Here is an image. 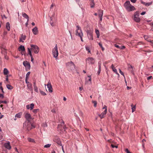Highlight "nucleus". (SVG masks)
I'll list each match as a JSON object with an SVG mask.
<instances>
[{
    "mask_svg": "<svg viewBox=\"0 0 153 153\" xmlns=\"http://www.w3.org/2000/svg\"><path fill=\"white\" fill-rule=\"evenodd\" d=\"M77 29L76 30V35L79 36L80 38L81 41L83 42V40L82 38L83 36V33L80 27L78 26H76Z\"/></svg>",
    "mask_w": 153,
    "mask_h": 153,
    "instance_id": "f257e3e1",
    "label": "nucleus"
},
{
    "mask_svg": "<svg viewBox=\"0 0 153 153\" xmlns=\"http://www.w3.org/2000/svg\"><path fill=\"white\" fill-rule=\"evenodd\" d=\"M52 53L53 57L57 59V57L58 55L57 45L56 44L54 48L53 49Z\"/></svg>",
    "mask_w": 153,
    "mask_h": 153,
    "instance_id": "f03ea898",
    "label": "nucleus"
},
{
    "mask_svg": "<svg viewBox=\"0 0 153 153\" xmlns=\"http://www.w3.org/2000/svg\"><path fill=\"white\" fill-rule=\"evenodd\" d=\"M24 125L26 126V128H27V130L29 131L32 128H35V126L33 125V124H31L30 122L28 121L27 123H25L24 124Z\"/></svg>",
    "mask_w": 153,
    "mask_h": 153,
    "instance_id": "7ed1b4c3",
    "label": "nucleus"
},
{
    "mask_svg": "<svg viewBox=\"0 0 153 153\" xmlns=\"http://www.w3.org/2000/svg\"><path fill=\"white\" fill-rule=\"evenodd\" d=\"M31 49L33 51L34 53H39V48L36 45H31Z\"/></svg>",
    "mask_w": 153,
    "mask_h": 153,
    "instance_id": "20e7f679",
    "label": "nucleus"
},
{
    "mask_svg": "<svg viewBox=\"0 0 153 153\" xmlns=\"http://www.w3.org/2000/svg\"><path fill=\"white\" fill-rule=\"evenodd\" d=\"M62 122L61 123V124L58 125V129L62 131L63 129H64V131H65V129L66 128V127L65 125V122L62 120Z\"/></svg>",
    "mask_w": 153,
    "mask_h": 153,
    "instance_id": "39448f33",
    "label": "nucleus"
},
{
    "mask_svg": "<svg viewBox=\"0 0 153 153\" xmlns=\"http://www.w3.org/2000/svg\"><path fill=\"white\" fill-rule=\"evenodd\" d=\"M139 13L137 11L135 13L134 20L136 22H139L140 21L141 19L139 18Z\"/></svg>",
    "mask_w": 153,
    "mask_h": 153,
    "instance_id": "423d86ee",
    "label": "nucleus"
},
{
    "mask_svg": "<svg viewBox=\"0 0 153 153\" xmlns=\"http://www.w3.org/2000/svg\"><path fill=\"white\" fill-rule=\"evenodd\" d=\"M86 33L88 39L90 40H93V37L92 31L91 30H88L86 31Z\"/></svg>",
    "mask_w": 153,
    "mask_h": 153,
    "instance_id": "0eeeda50",
    "label": "nucleus"
},
{
    "mask_svg": "<svg viewBox=\"0 0 153 153\" xmlns=\"http://www.w3.org/2000/svg\"><path fill=\"white\" fill-rule=\"evenodd\" d=\"M66 65L67 66L69 67L71 70H74L75 69V65L72 61L67 63Z\"/></svg>",
    "mask_w": 153,
    "mask_h": 153,
    "instance_id": "6e6552de",
    "label": "nucleus"
},
{
    "mask_svg": "<svg viewBox=\"0 0 153 153\" xmlns=\"http://www.w3.org/2000/svg\"><path fill=\"white\" fill-rule=\"evenodd\" d=\"M53 141L57 143L58 145L60 146H62L61 142L60 139L58 137H55L53 139Z\"/></svg>",
    "mask_w": 153,
    "mask_h": 153,
    "instance_id": "1a4fd4ad",
    "label": "nucleus"
},
{
    "mask_svg": "<svg viewBox=\"0 0 153 153\" xmlns=\"http://www.w3.org/2000/svg\"><path fill=\"white\" fill-rule=\"evenodd\" d=\"M86 61L89 64H94L95 63V60L92 57H89L87 59Z\"/></svg>",
    "mask_w": 153,
    "mask_h": 153,
    "instance_id": "9d476101",
    "label": "nucleus"
},
{
    "mask_svg": "<svg viewBox=\"0 0 153 153\" xmlns=\"http://www.w3.org/2000/svg\"><path fill=\"white\" fill-rule=\"evenodd\" d=\"M126 9L128 11H131L135 10V9L134 6L131 4L128 7H127Z\"/></svg>",
    "mask_w": 153,
    "mask_h": 153,
    "instance_id": "9b49d317",
    "label": "nucleus"
},
{
    "mask_svg": "<svg viewBox=\"0 0 153 153\" xmlns=\"http://www.w3.org/2000/svg\"><path fill=\"white\" fill-rule=\"evenodd\" d=\"M4 147L10 150L11 149V146L10 145V142L5 143L4 144Z\"/></svg>",
    "mask_w": 153,
    "mask_h": 153,
    "instance_id": "f8f14e48",
    "label": "nucleus"
},
{
    "mask_svg": "<svg viewBox=\"0 0 153 153\" xmlns=\"http://www.w3.org/2000/svg\"><path fill=\"white\" fill-rule=\"evenodd\" d=\"M47 86L48 88V91L50 92L51 93L53 92V88H52L51 85V84L50 82H48L47 85Z\"/></svg>",
    "mask_w": 153,
    "mask_h": 153,
    "instance_id": "ddd939ff",
    "label": "nucleus"
},
{
    "mask_svg": "<svg viewBox=\"0 0 153 153\" xmlns=\"http://www.w3.org/2000/svg\"><path fill=\"white\" fill-rule=\"evenodd\" d=\"M23 64L26 68L29 69L30 68V64L27 61H24L23 62Z\"/></svg>",
    "mask_w": 153,
    "mask_h": 153,
    "instance_id": "4468645a",
    "label": "nucleus"
},
{
    "mask_svg": "<svg viewBox=\"0 0 153 153\" xmlns=\"http://www.w3.org/2000/svg\"><path fill=\"white\" fill-rule=\"evenodd\" d=\"M34 104L33 103H31L30 105H28L26 106L27 109H30L31 110L33 109L34 108Z\"/></svg>",
    "mask_w": 153,
    "mask_h": 153,
    "instance_id": "2eb2a0df",
    "label": "nucleus"
},
{
    "mask_svg": "<svg viewBox=\"0 0 153 153\" xmlns=\"http://www.w3.org/2000/svg\"><path fill=\"white\" fill-rule=\"evenodd\" d=\"M32 32L34 35H37L38 33V28L36 27H35L33 29Z\"/></svg>",
    "mask_w": 153,
    "mask_h": 153,
    "instance_id": "dca6fc26",
    "label": "nucleus"
},
{
    "mask_svg": "<svg viewBox=\"0 0 153 153\" xmlns=\"http://www.w3.org/2000/svg\"><path fill=\"white\" fill-rule=\"evenodd\" d=\"M106 113V110H105L103 112H102L99 115V116L101 119H102L104 117V115H105Z\"/></svg>",
    "mask_w": 153,
    "mask_h": 153,
    "instance_id": "f3484780",
    "label": "nucleus"
},
{
    "mask_svg": "<svg viewBox=\"0 0 153 153\" xmlns=\"http://www.w3.org/2000/svg\"><path fill=\"white\" fill-rule=\"evenodd\" d=\"M25 118L26 119L28 120V121H30L29 119H31V116L30 114L28 113H26L25 116Z\"/></svg>",
    "mask_w": 153,
    "mask_h": 153,
    "instance_id": "a211bd4d",
    "label": "nucleus"
},
{
    "mask_svg": "<svg viewBox=\"0 0 153 153\" xmlns=\"http://www.w3.org/2000/svg\"><path fill=\"white\" fill-rule=\"evenodd\" d=\"M27 88L30 91H33L32 85V84L30 83H29L27 84Z\"/></svg>",
    "mask_w": 153,
    "mask_h": 153,
    "instance_id": "6ab92c4d",
    "label": "nucleus"
},
{
    "mask_svg": "<svg viewBox=\"0 0 153 153\" xmlns=\"http://www.w3.org/2000/svg\"><path fill=\"white\" fill-rule=\"evenodd\" d=\"M128 70H130L132 74H134V67L132 66H131V65H128Z\"/></svg>",
    "mask_w": 153,
    "mask_h": 153,
    "instance_id": "aec40b11",
    "label": "nucleus"
},
{
    "mask_svg": "<svg viewBox=\"0 0 153 153\" xmlns=\"http://www.w3.org/2000/svg\"><path fill=\"white\" fill-rule=\"evenodd\" d=\"M131 5L130 2L129 1H127L124 4V6L126 9L127 7H128Z\"/></svg>",
    "mask_w": 153,
    "mask_h": 153,
    "instance_id": "412c9836",
    "label": "nucleus"
},
{
    "mask_svg": "<svg viewBox=\"0 0 153 153\" xmlns=\"http://www.w3.org/2000/svg\"><path fill=\"white\" fill-rule=\"evenodd\" d=\"M26 37V36L25 35H23V34H22L21 35V37L19 41L20 42L21 41L22 42H23L24 41H22V40H25V39Z\"/></svg>",
    "mask_w": 153,
    "mask_h": 153,
    "instance_id": "4be33fe9",
    "label": "nucleus"
},
{
    "mask_svg": "<svg viewBox=\"0 0 153 153\" xmlns=\"http://www.w3.org/2000/svg\"><path fill=\"white\" fill-rule=\"evenodd\" d=\"M6 27L7 30L9 31L10 30V23L9 22H7L6 23Z\"/></svg>",
    "mask_w": 153,
    "mask_h": 153,
    "instance_id": "5701e85b",
    "label": "nucleus"
},
{
    "mask_svg": "<svg viewBox=\"0 0 153 153\" xmlns=\"http://www.w3.org/2000/svg\"><path fill=\"white\" fill-rule=\"evenodd\" d=\"M22 15L24 17L27 19V22H28L29 20V17L28 16L26 13H22Z\"/></svg>",
    "mask_w": 153,
    "mask_h": 153,
    "instance_id": "b1692460",
    "label": "nucleus"
},
{
    "mask_svg": "<svg viewBox=\"0 0 153 153\" xmlns=\"http://www.w3.org/2000/svg\"><path fill=\"white\" fill-rule=\"evenodd\" d=\"M18 50L19 51H25V49L24 46L21 45L18 48Z\"/></svg>",
    "mask_w": 153,
    "mask_h": 153,
    "instance_id": "393cba45",
    "label": "nucleus"
},
{
    "mask_svg": "<svg viewBox=\"0 0 153 153\" xmlns=\"http://www.w3.org/2000/svg\"><path fill=\"white\" fill-rule=\"evenodd\" d=\"M91 1L90 5L91 8H93L94 7L95 4L94 2V0H90Z\"/></svg>",
    "mask_w": 153,
    "mask_h": 153,
    "instance_id": "a878e982",
    "label": "nucleus"
},
{
    "mask_svg": "<svg viewBox=\"0 0 153 153\" xmlns=\"http://www.w3.org/2000/svg\"><path fill=\"white\" fill-rule=\"evenodd\" d=\"M103 10H100L99 11L98 16L99 17L101 16H103Z\"/></svg>",
    "mask_w": 153,
    "mask_h": 153,
    "instance_id": "bb28decb",
    "label": "nucleus"
},
{
    "mask_svg": "<svg viewBox=\"0 0 153 153\" xmlns=\"http://www.w3.org/2000/svg\"><path fill=\"white\" fill-rule=\"evenodd\" d=\"M101 63H100V62H98V65L99 67V69L97 72V74L98 75L100 74L101 71Z\"/></svg>",
    "mask_w": 153,
    "mask_h": 153,
    "instance_id": "cd10ccee",
    "label": "nucleus"
},
{
    "mask_svg": "<svg viewBox=\"0 0 153 153\" xmlns=\"http://www.w3.org/2000/svg\"><path fill=\"white\" fill-rule=\"evenodd\" d=\"M3 73L4 75H7L9 73V71L7 68H4V70Z\"/></svg>",
    "mask_w": 153,
    "mask_h": 153,
    "instance_id": "c85d7f7f",
    "label": "nucleus"
},
{
    "mask_svg": "<svg viewBox=\"0 0 153 153\" xmlns=\"http://www.w3.org/2000/svg\"><path fill=\"white\" fill-rule=\"evenodd\" d=\"M95 33H96V34L97 35V38H99L100 36L99 31L98 30L96 29L95 30Z\"/></svg>",
    "mask_w": 153,
    "mask_h": 153,
    "instance_id": "c756f323",
    "label": "nucleus"
},
{
    "mask_svg": "<svg viewBox=\"0 0 153 153\" xmlns=\"http://www.w3.org/2000/svg\"><path fill=\"white\" fill-rule=\"evenodd\" d=\"M22 114L21 113H19L18 114H16L15 117H16L20 118L21 117Z\"/></svg>",
    "mask_w": 153,
    "mask_h": 153,
    "instance_id": "7c9ffc66",
    "label": "nucleus"
},
{
    "mask_svg": "<svg viewBox=\"0 0 153 153\" xmlns=\"http://www.w3.org/2000/svg\"><path fill=\"white\" fill-rule=\"evenodd\" d=\"M7 87L8 89L10 90H11L13 88V86L9 84L7 85Z\"/></svg>",
    "mask_w": 153,
    "mask_h": 153,
    "instance_id": "2f4dec72",
    "label": "nucleus"
},
{
    "mask_svg": "<svg viewBox=\"0 0 153 153\" xmlns=\"http://www.w3.org/2000/svg\"><path fill=\"white\" fill-rule=\"evenodd\" d=\"M27 140H28V141H29V142H33V143L35 142V141H34V140L33 139H32V138H28L27 139Z\"/></svg>",
    "mask_w": 153,
    "mask_h": 153,
    "instance_id": "473e14b6",
    "label": "nucleus"
},
{
    "mask_svg": "<svg viewBox=\"0 0 153 153\" xmlns=\"http://www.w3.org/2000/svg\"><path fill=\"white\" fill-rule=\"evenodd\" d=\"M142 3H143L144 4H145L146 6H149L152 4L151 2H149V3L143 2V3L142 2Z\"/></svg>",
    "mask_w": 153,
    "mask_h": 153,
    "instance_id": "72a5a7b5",
    "label": "nucleus"
},
{
    "mask_svg": "<svg viewBox=\"0 0 153 153\" xmlns=\"http://www.w3.org/2000/svg\"><path fill=\"white\" fill-rule=\"evenodd\" d=\"M27 50H28V54L29 55H30V56H32V53H31V51L30 50L31 49H30L29 48H28Z\"/></svg>",
    "mask_w": 153,
    "mask_h": 153,
    "instance_id": "f704fd0d",
    "label": "nucleus"
},
{
    "mask_svg": "<svg viewBox=\"0 0 153 153\" xmlns=\"http://www.w3.org/2000/svg\"><path fill=\"white\" fill-rule=\"evenodd\" d=\"M50 20H51V22H50V24L52 26H53L55 25V24H54L53 22H51V21L52 20V17H50Z\"/></svg>",
    "mask_w": 153,
    "mask_h": 153,
    "instance_id": "c9c22d12",
    "label": "nucleus"
},
{
    "mask_svg": "<svg viewBox=\"0 0 153 153\" xmlns=\"http://www.w3.org/2000/svg\"><path fill=\"white\" fill-rule=\"evenodd\" d=\"M39 111V109H35L33 111V112L34 113H36Z\"/></svg>",
    "mask_w": 153,
    "mask_h": 153,
    "instance_id": "e433bc0d",
    "label": "nucleus"
},
{
    "mask_svg": "<svg viewBox=\"0 0 153 153\" xmlns=\"http://www.w3.org/2000/svg\"><path fill=\"white\" fill-rule=\"evenodd\" d=\"M40 92L41 93V94L43 96H45L46 95V94L44 92L42 91H40Z\"/></svg>",
    "mask_w": 153,
    "mask_h": 153,
    "instance_id": "4c0bfd02",
    "label": "nucleus"
},
{
    "mask_svg": "<svg viewBox=\"0 0 153 153\" xmlns=\"http://www.w3.org/2000/svg\"><path fill=\"white\" fill-rule=\"evenodd\" d=\"M51 146V144H48L45 145L44 146V147L45 148H49Z\"/></svg>",
    "mask_w": 153,
    "mask_h": 153,
    "instance_id": "58836bf2",
    "label": "nucleus"
},
{
    "mask_svg": "<svg viewBox=\"0 0 153 153\" xmlns=\"http://www.w3.org/2000/svg\"><path fill=\"white\" fill-rule=\"evenodd\" d=\"M34 91L36 92H38V88H37V87L36 86H34Z\"/></svg>",
    "mask_w": 153,
    "mask_h": 153,
    "instance_id": "ea45409f",
    "label": "nucleus"
},
{
    "mask_svg": "<svg viewBox=\"0 0 153 153\" xmlns=\"http://www.w3.org/2000/svg\"><path fill=\"white\" fill-rule=\"evenodd\" d=\"M93 103L94 104V106L96 107L97 106V102L96 101H93Z\"/></svg>",
    "mask_w": 153,
    "mask_h": 153,
    "instance_id": "a19ab883",
    "label": "nucleus"
},
{
    "mask_svg": "<svg viewBox=\"0 0 153 153\" xmlns=\"http://www.w3.org/2000/svg\"><path fill=\"white\" fill-rule=\"evenodd\" d=\"M113 71L116 74H118V75H119L118 73L117 72V71L116 69L115 68L114 69H112Z\"/></svg>",
    "mask_w": 153,
    "mask_h": 153,
    "instance_id": "79ce46f5",
    "label": "nucleus"
},
{
    "mask_svg": "<svg viewBox=\"0 0 153 153\" xmlns=\"http://www.w3.org/2000/svg\"><path fill=\"white\" fill-rule=\"evenodd\" d=\"M135 109L136 107L135 106H134V107H132V112L135 111Z\"/></svg>",
    "mask_w": 153,
    "mask_h": 153,
    "instance_id": "37998d69",
    "label": "nucleus"
},
{
    "mask_svg": "<svg viewBox=\"0 0 153 153\" xmlns=\"http://www.w3.org/2000/svg\"><path fill=\"white\" fill-rule=\"evenodd\" d=\"M143 51L146 52H148V53L152 52L153 51L151 50H148L147 51H145V50H143Z\"/></svg>",
    "mask_w": 153,
    "mask_h": 153,
    "instance_id": "c03bdc74",
    "label": "nucleus"
},
{
    "mask_svg": "<svg viewBox=\"0 0 153 153\" xmlns=\"http://www.w3.org/2000/svg\"><path fill=\"white\" fill-rule=\"evenodd\" d=\"M144 37L145 40H147V41L148 40H148L149 38V37L148 36L146 35L144 36Z\"/></svg>",
    "mask_w": 153,
    "mask_h": 153,
    "instance_id": "a18cd8bd",
    "label": "nucleus"
},
{
    "mask_svg": "<svg viewBox=\"0 0 153 153\" xmlns=\"http://www.w3.org/2000/svg\"><path fill=\"white\" fill-rule=\"evenodd\" d=\"M85 48H86V50L88 51V52H89V53H90V51L89 49V48L88 47H85Z\"/></svg>",
    "mask_w": 153,
    "mask_h": 153,
    "instance_id": "49530a36",
    "label": "nucleus"
},
{
    "mask_svg": "<svg viewBox=\"0 0 153 153\" xmlns=\"http://www.w3.org/2000/svg\"><path fill=\"white\" fill-rule=\"evenodd\" d=\"M119 72H120V74L122 75L123 76H124V73H123V72L121 71V70L119 69Z\"/></svg>",
    "mask_w": 153,
    "mask_h": 153,
    "instance_id": "de8ad7c7",
    "label": "nucleus"
},
{
    "mask_svg": "<svg viewBox=\"0 0 153 153\" xmlns=\"http://www.w3.org/2000/svg\"><path fill=\"white\" fill-rule=\"evenodd\" d=\"M30 74V72H28L27 73V74L26 75V77L28 78V76Z\"/></svg>",
    "mask_w": 153,
    "mask_h": 153,
    "instance_id": "09e8293b",
    "label": "nucleus"
},
{
    "mask_svg": "<svg viewBox=\"0 0 153 153\" xmlns=\"http://www.w3.org/2000/svg\"><path fill=\"white\" fill-rule=\"evenodd\" d=\"M111 146L112 148H118V146H114L113 144L111 145Z\"/></svg>",
    "mask_w": 153,
    "mask_h": 153,
    "instance_id": "8fccbe9b",
    "label": "nucleus"
},
{
    "mask_svg": "<svg viewBox=\"0 0 153 153\" xmlns=\"http://www.w3.org/2000/svg\"><path fill=\"white\" fill-rule=\"evenodd\" d=\"M2 103H4L5 104H6L7 103V101H2L0 100V104Z\"/></svg>",
    "mask_w": 153,
    "mask_h": 153,
    "instance_id": "3c124183",
    "label": "nucleus"
},
{
    "mask_svg": "<svg viewBox=\"0 0 153 153\" xmlns=\"http://www.w3.org/2000/svg\"><path fill=\"white\" fill-rule=\"evenodd\" d=\"M88 81H90V83H91V78L90 76H88Z\"/></svg>",
    "mask_w": 153,
    "mask_h": 153,
    "instance_id": "603ef678",
    "label": "nucleus"
},
{
    "mask_svg": "<svg viewBox=\"0 0 153 153\" xmlns=\"http://www.w3.org/2000/svg\"><path fill=\"white\" fill-rule=\"evenodd\" d=\"M125 152L127 153H132L131 152L128 150V149H125Z\"/></svg>",
    "mask_w": 153,
    "mask_h": 153,
    "instance_id": "864d4df0",
    "label": "nucleus"
},
{
    "mask_svg": "<svg viewBox=\"0 0 153 153\" xmlns=\"http://www.w3.org/2000/svg\"><path fill=\"white\" fill-rule=\"evenodd\" d=\"M79 114L80 116L82 117H83V113L82 111H80Z\"/></svg>",
    "mask_w": 153,
    "mask_h": 153,
    "instance_id": "5fc2aeb1",
    "label": "nucleus"
},
{
    "mask_svg": "<svg viewBox=\"0 0 153 153\" xmlns=\"http://www.w3.org/2000/svg\"><path fill=\"white\" fill-rule=\"evenodd\" d=\"M148 41L149 42L151 43V45L153 47V41L148 40Z\"/></svg>",
    "mask_w": 153,
    "mask_h": 153,
    "instance_id": "6e6d98bb",
    "label": "nucleus"
},
{
    "mask_svg": "<svg viewBox=\"0 0 153 153\" xmlns=\"http://www.w3.org/2000/svg\"><path fill=\"white\" fill-rule=\"evenodd\" d=\"M115 45V47H116V48H120V46H119L118 45H117L116 44H115L114 45Z\"/></svg>",
    "mask_w": 153,
    "mask_h": 153,
    "instance_id": "4d7b16f0",
    "label": "nucleus"
},
{
    "mask_svg": "<svg viewBox=\"0 0 153 153\" xmlns=\"http://www.w3.org/2000/svg\"><path fill=\"white\" fill-rule=\"evenodd\" d=\"M0 89L1 90L2 92L3 93H4V91H3V89L2 86H1L0 87Z\"/></svg>",
    "mask_w": 153,
    "mask_h": 153,
    "instance_id": "13d9d810",
    "label": "nucleus"
},
{
    "mask_svg": "<svg viewBox=\"0 0 153 153\" xmlns=\"http://www.w3.org/2000/svg\"><path fill=\"white\" fill-rule=\"evenodd\" d=\"M28 79V78H26V79H25V82H26V83H27V84H28V83H29V82H28V81H27V79Z\"/></svg>",
    "mask_w": 153,
    "mask_h": 153,
    "instance_id": "bf43d9fd",
    "label": "nucleus"
},
{
    "mask_svg": "<svg viewBox=\"0 0 153 153\" xmlns=\"http://www.w3.org/2000/svg\"><path fill=\"white\" fill-rule=\"evenodd\" d=\"M130 1L132 3H135L136 1L137 0H130Z\"/></svg>",
    "mask_w": 153,
    "mask_h": 153,
    "instance_id": "052dcab7",
    "label": "nucleus"
},
{
    "mask_svg": "<svg viewBox=\"0 0 153 153\" xmlns=\"http://www.w3.org/2000/svg\"><path fill=\"white\" fill-rule=\"evenodd\" d=\"M152 76H149L147 78V80H149L152 78Z\"/></svg>",
    "mask_w": 153,
    "mask_h": 153,
    "instance_id": "680f3d73",
    "label": "nucleus"
},
{
    "mask_svg": "<svg viewBox=\"0 0 153 153\" xmlns=\"http://www.w3.org/2000/svg\"><path fill=\"white\" fill-rule=\"evenodd\" d=\"M120 49H123L125 48V47L124 46H121L120 47Z\"/></svg>",
    "mask_w": 153,
    "mask_h": 153,
    "instance_id": "e2e57ef3",
    "label": "nucleus"
},
{
    "mask_svg": "<svg viewBox=\"0 0 153 153\" xmlns=\"http://www.w3.org/2000/svg\"><path fill=\"white\" fill-rule=\"evenodd\" d=\"M143 44V43L142 42H139L138 43V45H140L141 44Z\"/></svg>",
    "mask_w": 153,
    "mask_h": 153,
    "instance_id": "0e129e2a",
    "label": "nucleus"
},
{
    "mask_svg": "<svg viewBox=\"0 0 153 153\" xmlns=\"http://www.w3.org/2000/svg\"><path fill=\"white\" fill-rule=\"evenodd\" d=\"M103 109H105V110L106 109V111H107V106H106L105 105H104V107L103 108Z\"/></svg>",
    "mask_w": 153,
    "mask_h": 153,
    "instance_id": "69168bd1",
    "label": "nucleus"
},
{
    "mask_svg": "<svg viewBox=\"0 0 153 153\" xmlns=\"http://www.w3.org/2000/svg\"><path fill=\"white\" fill-rule=\"evenodd\" d=\"M98 44H99V45L101 48L102 47V44L100 42Z\"/></svg>",
    "mask_w": 153,
    "mask_h": 153,
    "instance_id": "338daca9",
    "label": "nucleus"
},
{
    "mask_svg": "<svg viewBox=\"0 0 153 153\" xmlns=\"http://www.w3.org/2000/svg\"><path fill=\"white\" fill-rule=\"evenodd\" d=\"M4 97V96L3 94H0V97H2V98H3Z\"/></svg>",
    "mask_w": 153,
    "mask_h": 153,
    "instance_id": "774afa93",
    "label": "nucleus"
}]
</instances>
